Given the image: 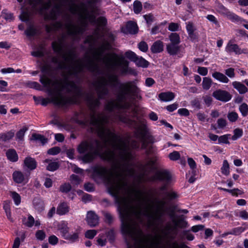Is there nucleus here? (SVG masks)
Wrapping results in <instances>:
<instances>
[{
  "instance_id": "58",
  "label": "nucleus",
  "mask_w": 248,
  "mask_h": 248,
  "mask_svg": "<svg viewBox=\"0 0 248 248\" xmlns=\"http://www.w3.org/2000/svg\"><path fill=\"white\" fill-rule=\"evenodd\" d=\"M61 152V148L59 147L55 146L48 150L47 153L50 155H56Z\"/></svg>"
},
{
  "instance_id": "44",
  "label": "nucleus",
  "mask_w": 248,
  "mask_h": 248,
  "mask_svg": "<svg viewBox=\"0 0 248 248\" xmlns=\"http://www.w3.org/2000/svg\"><path fill=\"white\" fill-rule=\"evenodd\" d=\"M142 9V3L140 1L135 0L133 3V11L136 14H140Z\"/></svg>"
},
{
  "instance_id": "13",
  "label": "nucleus",
  "mask_w": 248,
  "mask_h": 248,
  "mask_svg": "<svg viewBox=\"0 0 248 248\" xmlns=\"http://www.w3.org/2000/svg\"><path fill=\"white\" fill-rule=\"evenodd\" d=\"M125 56L134 62L138 67L146 68L149 65V62L142 57L138 56L135 52L128 50L125 52Z\"/></svg>"
},
{
  "instance_id": "26",
  "label": "nucleus",
  "mask_w": 248,
  "mask_h": 248,
  "mask_svg": "<svg viewBox=\"0 0 248 248\" xmlns=\"http://www.w3.org/2000/svg\"><path fill=\"white\" fill-rule=\"evenodd\" d=\"M175 97L173 93L170 92H163L159 94V99L163 102H168L172 100Z\"/></svg>"
},
{
  "instance_id": "30",
  "label": "nucleus",
  "mask_w": 248,
  "mask_h": 248,
  "mask_svg": "<svg viewBox=\"0 0 248 248\" xmlns=\"http://www.w3.org/2000/svg\"><path fill=\"white\" fill-rule=\"evenodd\" d=\"M6 156L8 160L11 162H16L18 160V156L16 151L13 149H10L6 153Z\"/></svg>"
},
{
  "instance_id": "39",
  "label": "nucleus",
  "mask_w": 248,
  "mask_h": 248,
  "mask_svg": "<svg viewBox=\"0 0 248 248\" xmlns=\"http://www.w3.org/2000/svg\"><path fill=\"white\" fill-rule=\"evenodd\" d=\"M24 33L28 37H32L37 33V30L33 26H30L25 31Z\"/></svg>"
},
{
  "instance_id": "45",
  "label": "nucleus",
  "mask_w": 248,
  "mask_h": 248,
  "mask_svg": "<svg viewBox=\"0 0 248 248\" xmlns=\"http://www.w3.org/2000/svg\"><path fill=\"white\" fill-rule=\"evenodd\" d=\"M212 83V80L210 78H203L202 83L203 89L205 90H209L211 86Z\"/></svg>"
},
{
  "instance_id": "15",
  "label": "nucleus",
  "mask_w": 248,
  "mask_h": 248,
  "mask_svg": "<svg viewBox=\"0 0 248 248\" xmlns=\"http://www.w3.org/2000/svg\"><path fill=\"white\" fill-rule=\"evenodd\" d=\"M157 202L159 205L157 206L155 212L153 214H149V216L154 220L162 223L163 222L162 217L164 215L163 207L165 205V202L162 201H158Z\"/></svg>"
},
{
  "instance_id": "42",
  "label": "nucleus",
  "mask_w": 248,
  "mask_h": 248,
  "mask_svg": "<svg viewBox=\"0 0 248 248\" xmlns=\"http://www.w3.org/2000/svg\"><path fill=\"white\" fill-rule=\"evenodd\" d=\"M28 130V128L26 126H24L22 128L20 129L16 134V140L22 141L24 140V137L25 132Z\"/></svg>"
},
{
  "instance_id": "61",
  "label": "nucleus",
  "mask_w": 248,
  "mask_h": 248,
  "mask_svg": "<svg viewBox=\"0 0 248 248\" xmlns=\"http://www.w3.org/2000/svg\"><path fill=\"white\" fill-rule=\"evenodd\" d=\"M243 232L242 227H237L233 228L230 232H228L226 234H233L235 235H239Z\"/></svg>"
},
{
  "instance_id": "17",
  "label": "nucleus",
  "mask_w": 248,
  "mask_h": 248,
  "mask_svg": "<svg viewBox=\"0 0 248 248\" xmlns=\"http://www.w3.org/2000/svg\"><path fill=\"white\" fill-rule=\"evenodd\" d=\"M213 96L217 100L223 102L229 101L232 96L229 93L226 91L218 90L213 92Z\"/></svg>"
},
{
  "instance_id": "63",
  "label": "nucleus",
  "mask_w": 248,
  "mask_h": 248,
  "mask_svg": "<svg viewBox=\"0 0 248 248\" xmlns=\"http://www.w3.org/2000/svg\"><path fill=\"white\" fill-rule=\"evenodd\" d=\"M20 18L21 21L24 22H28L30 20V14L28 12L24 11L20 16Z\"/></svg>"
},
{
  "instance_id": "4",
  "label": "nucleus",
  "mask_w": 248,
  "mask_h": 248,
  "mask_svg": "<svg viewBox=\"0 0 248 248\" xmlns=\"http://www.w3.org/2000/svg\"><path fill=\"white\" fill-rule=\"evenodd\" d=\"M121 231L128 239L125 241L127 248H149L150 241L138 223L127 212L121 213Z\"/></svg>"
},
{
  "instance_id": "5",
  "label": "nucleus",
  "mask_w": 248,
  "mask_h": 248,
  "mask_svg": "<svg viewBox=\"0 0 248 248\" xmlns=\"http://www.w3.org/2000/svg\"><path fill=\"white\" fill-rule=\"evenodd\" d=\"M76 64L68 66V70L66 74H63V80L60 83L62 89H65L68 93H73L76 97L83 96V93L82 87L78 85L76 82L70 80V76H73L77 78H78V75L82 72L85 67L92 72H96L99 71L97 64L92 59L89 58L86 65L83 64L79 60L75 61Z\"/></svg>"
},
{
  "instance_id": "36",
  "label": "nucleus",
  "mask_w": 248,
  "mask_h": 248,
  "mask_svg": "<svg viewBox=\"0 0 248 248\" xmlns=\"http://www.w3.org/2000/svg\"><path fill=\"white\" fill-rule=\"evenodd\" d=\"M118 102H115L114 100H110L107 102L105 106V108L106 110L112 112L115 108H118Z\"/></svg>"
},
{
  "instance_id": "52",
  "label": "nucleus",
  "mask_w": 248,
  "mask_h": 248,
  "mask_svg": "<svg viewBox=\"0 0 248 248\" xmlns=\"http://www.w3.org/2000/svg\"><path fill=\"white\" fill-rule=\"evenodd\" d=\"M72 188L71 186L69 183H65L60 187V190L63 193H68Z\"/></svg>"
},
{
  "instance_id": "32",
  "label": "nucleus",
  "mask_w": 248,
  "mask_h": 248,
  "mask_svg": "<svg viewBox=\"0 0 248 248\" xmlns=\"http://www.w3.org/2000/svg\"><path fill=\"white\" fill-rule=\"evenodd\" d=\"M212 77L217 80L223 83H228L229 78L223 74L219 72H215L212 74Z\"/></svg>"
},
{
  "instance_id": "8",
  "label": "nucleus",
  "mask_w": 248,
  "mask_h": 248,
  "mask_svg": "<svg viewBox=\"0 0 248 248\" xmlns=\"http://www.w3.org/2000/svg\"><path fill=\"white\" fill-rule=\"evenodd\" d=\"M53 0H32L31 4L45 20H56L60 14L61 5L55 4L49 13L47 11L52 6Z\"/></svg>"
},
{
  "instance_id": "9",
  "label": "nucleus",
  "mask_w": 248,
  "mask_h": 248,
  "mask_svg": "<svg viewBox=\"0 0 248 248\" xmlns=\"http://www.w3.org/2000/svg\"><path fill=\"white\" fill-rule=\"evenodd\" d=\"M63 5L68 6L69 11L73 14H77L78 11L84 14V18L88 19L92 23H96V17L97 16L103 15L104 12L101 13L99 9H90L85 2H82L80 3V7L75 3L74 0H62Z\"/></svg>"
},
{
  "instance_id": "46",
  "label": "nucleus",
  "mask_w": 248,
  "mask_h": 248,
  "mask_svg": "<svg viewBox=\"0 0 248 248\" xmlns=\"http://www.w3.org/2000/svg\"><path fill=\"white\" fill-rule=\"evenodd\" d=\"M221 172L225 175H228L230 173L229 164L227 160H224L223 162V165L221 168Z\"/></svg>"
},
{
  "instance_id": "55",
  "label": "nucleus",
  "mask_w": 248,
  "mask_h": 248,
  "mask_svg": "<svg viewBox=\"0 0 248 248\" xmlns=\"http://www.w3.org/2000/svg\"><path fill=\"white\" fill-rule=\"evenodd\" d=\"M97 231L95 230H89L87 231L85 233V236L88 239H93L96 235Z\"/></svg>"
},
{
  "instance_id": "49",
  "label": "nucleus",
  "mask_w": 248,
  "mask_h": 248,
  "mask_svg": "<svg viewBox=\"0 0 248 248\" xmlns=\"http://www.w3.org/2000/svg\"><path fill=\"white\" fill-rule=\"evenodd\" d=\"M243 130L242 129L237 128L234 130L233 135L232 136V140H236L237 139L241 137L243 135Z\"/></svg>"
},
{
  "instance_id": "2",
  "label": "nucleus",
  "mask_w": 248,
  "mask_h": 248,
  "mask_svg": "<svg viewBox=\"0 0 248 248\" xmlns=\"http://www.w3.org/2000/svg\"><path fill=\"white\" fill-rule=\"evenodd\" d=\"M92 176L94 181L100 180L105 183L108 193L115 198L117 203H120L121 194H128L131 196L134 192L135 197L132 198V200L136 202V205L132 207L134 213L138 216L140 215L143 205L145 206L146 211L147 212L151 199L147 197H143L144 193L140 190H131L127 182L122 178V173H117L116 178H114L108 174V170L106 167L95 166L93 169Z\"/></svg>"
},
{
  "instance_id": "1",
  "label": "nucleus",
  "mask_w": 248,
  "mask_h": 248,
  "mask_svg": "<svg viewBox=\"0 0 248 248\" xmlns=\"http://www.w3.org/2000/svg\"><path fill=\"white\" fill-rule=\"evenodd\" d=\"M96 131L103 143L96 139L82 141L77 150L80 154H84L81 157L83 162L91 163L98 156L103 160L112 163L115 169H119L128 175L134 176L135 171L130 167L129 163L132 155L126 143L109 128L103 129L102 135L99 130Z\"/></svg>"
},
{
  "instance_id": "59",
  "label": "nucleus",
  "mask_w": 248,
  "mask_h": 248,
  "mask_svg": "<svg viewBox=\"0 0 248 248\" xmlns=\"http://www.w3.org/2000/svg\"><path fill=\"white\" fill-rule=\"evenodd\" d=\"M169 157L171 160L176 161L180 158V154L178 151H173L169 154Z\"/></svg>"
},
{
  "instance_id": "50",
  "label": "nucleus",
  "mask_w": 248,
  "mask_h": 248,
  "mask_svg": "<svg viewBox=\"0 0 248 248\" xmlns=\"http://www.w3.org/2000/svg\"><path fill=\"white\" fill-rule=\"evenodd\" d=\"M227 118L231 122H235L237 120L238 115L236 112L232 111L228 113Z\"/></svg>"
},
{
  "instance_id": "54",
  "label": "nucleus",
  "mask_w": 248,
  "mask_h": 248,
  "mask_svg": "<svg viewBox=\"0 0 248 248\" xmlns=\"http://www.w3.org/2000/svg\"><path fill=\"white\" fill-rule=\"evenodd\" d=\"M138 48L143 52H146L148 50V46L145 41H141L138 44Z\"/></svg>"
},
{
  "instance_id": "37",
  "label": "nucleus",
  "mask_w": 248,
  "mask_h": 248,
  "mask_svg": "<svg viewBox=\"0 0 248 248\" xmlns=\"http://www.w3.org/2000/svg\"><path fill=\"white\" fill-rule=\"evenodd\" d=\"M218 189L223 190L226 192H227L230 194H231L233 196H238L239 195H242L244 193V192L238 188H234L232 189H229L222 187H218Z\"/></svg>"
},
{
  "instance_id": "57",
  "label": "nucleus",
  "mask_w": 248,
  "mask_h": 248,
  "mask_svg": "<svg viewBox=\"0 0 248 248\" xmlns=\"http://www.w3.org/2000/svg\"><path fill=\"white\" fill-rule=\"evenodd\" d=\"M181 235L182 237H185L189 241H192L194 238L193 234L189 232V230H184L182 232Z\"/></svg>"
},
{
  "instance_id": "22",
  "label": "nucleus",
  "mask_w": 248,
  "mask_h": 248,
  "mask_svg": "<svg viewBox=\"0 0 248 248\" xmlns=\"http://www.w3.org/2000/svg\"><path fill=\"white\" fill-rule=\"evenodd\" d=\"M225 50L228 53L234 52L235 54H241L245 52L243 50L241 49L237 44H232L231 41L228 43Z\"/></svg>"
},
{
  "instance_id": "24",
  "label": "nucleus",
  "mask_w": 248,
  "mask_h": 248,
  "mask_svg": "<svg viewBox=\"0 0 248 248\" xmlns=\"http://www.w3.org/2000/svg\"><path fill=\"white\" fill-rule=\"evenodd\" d=\"M180 50V46L179 45L169 43L166 46V50L170 55H177Z\"/></svg>"
},
{
  "instance_id": "47",
  "label": "nucleus",
  "mask_w": 248,
  "mask_h": 248,
  "mask_svg": "<svg viewBox=\"0 0 248 248\" xmlns=\"http://www.w3.org/2000/svg\"><path fill=\"white\" fill-rule=\"evenodd\" d=\"M107 19L104 16L98 17L96 20L97 25L100 27H104L107 25Z\"/></svg>"
},
{
  "instance_id": "23",
  "label": "nucleus",
  "mask_w": 248,
  "mask_h": 248,
  "mask_svg": "<svg viewBox=\"0 0 248 248\" xmlns=\"http://www.w3.org/2000/svg\"><path fill=\"white\" fill-rule=\"evenodd\" d=\"M151 51L153 53H159L162 52L164 50V44L160 40L155 41L150 48Z\"/></svg>"
},
{
  "instance_id": "35",
  "label": "nucleus",
  "mask_w": 248,
  "mask_h": 248,
  "mask_svg": "<svg viewBox=\"0 0 248 248\" xmlns=\"http://www.w3.org/2000/svg\"><path fill=\"white\" fill-rule=\"evenodd\" d=\"M227 17L232 22H240V23H242L243 22H247L245 19H244L241 18L237 15H236L231 12H230L228 14V15L227 16Z\"/></svg>"
},
{
  "instance_id": "43",
  "label": "nucleus",
  "mask_w": 248,
  "mask_h": 248,
  "mask_svg": "<svg viewBox=\"0 0 248 248\" xmlns=\"http://www.w3.org/2000/svg\"><path fill=\"white\" fill-rule=\"evenodd\" d=\"M23 224L28 227H31L33 226L35 220L33 217L31 215H28V220L26 221V218L24 217L22 220Z\"/></svg>"
},
{
  "instance_id": "27",
  "label": "nucleus",
  "mask_w": 248,
  "mask_h": 248,
  "mask_svg": "<svg viewBox=\"0 0 248 248\" xmlns=\"http://www.w3.org/2000/svg\"><path fill=\"white\" fill-rule=\"evenodd\" d=\"M33 205L38 212H41L44 210L45 204L43 201L39 197H35L33 200Z\"/></svg>"
},
{
  "instance_id": "7",
  "label": "nucleus",
  "mask_w": 248,
  "mask_h": 248,
  "mask_svg": "<svg viewBox=\"0 0 248 248\" xmlns=\"http://www.w3.org/2000/svg\"><path fill=\"white\" fill-rule=\"evenodd\" d=\"M119 89L116 95L118 102V108L124 110L122 114H124L126 112L127 113L131 104L126 101L127 99H141V91L134 81L121 83Z\"/></svg>"
},
{
  "instance_id": "34",
  "label": "nucleus",
  "mask_w": 248,
  "mask_h": 248,
  "mask_svg": "<svg viewBox=\"0 0 248 248\" xmlns=\"http://www.w3.org/2000/svg\"><path fill=\"white\" fill-rule=\"evenodd\" d=\"M15 135L13 130H10L6 133H2L0 134V140L2 141H7L12 139Z\"/></svg>"
},
{
  "instance_id": "18",
  "label": "nucleus",
  "mask_w": 248,
  "mask_h": 248,
  "mask_svg": "<svg viewBox=\"0 0 248 248\" xmlns=\"http://www.w3.org/2000/svg\"><path fill=\"white\" fill-rule=\"evenodd\" d=\"M65 27L67 30L68 33L71 35L82 34L84 31L83 28L75 25L71 23L66 24Z\"/></svg>"
},
{
  "instance_id": "14",
  "label": "nucleus",
  "mask_w": 248,
  "mask_h": 248,
  "mask_svg": "<svg viewBox=\"0 0 248 248\" xmlns=\"http://www.w3.org/2000/svg\"><path fill=\"white\" fill-rule=\"evenodd\" d=\"M151 180H158L163 183L170 184L172 179L170 172L167 170H161L157 171L155 175L151 177Z\"/></svg>"
},
{
  "instance_id": "62",
  "label": "nucleus",
  "mask_w": 248,
  "mask_h": 248,
  "mask_svg": "<svg viewBox=\"0 0 248 248\" xmlns=\"http://www.w3.org/2000/svg\"><path fill=\"white\" fill-rule=\"evenodd\" d=\"M84 189L89 192H92L94 191L95 188L94 185L91 183H85L84 185Z\"/></svg>"
},
{
  "instance_id": "51",
  "label": "nucleus",
  "mask_w": 248,
  "mask_h": 248,
  "mask_svg": "<svg viewBox=\"0 0 248 248\" xmlns=\"http://www.w3.org/2000/svg\"><path fill=\"white\" fill-rule=\"evenodd\" d=\"M103 215L105 217V221L109 225H111L113 222V217L111 214L108 212H104Z\"/></svg>"
},
{
  "instance_id": "38",
  "label": "nucleus",
  "mask_w": 248,
  "mask_h": 248,
  "mask_svg": "<svg viewBox=\"0 0 248 248\" xmlns=\"http://www.w3.org/2000/svg\"><path fill=\"white\" fill-rule=\"evenodd\" d=\"M31 140L41 142L42 145L45 144L47 142V139L43 135L34 133L31 136Z\"/></svg>"
},
{
  "instance_id": "41",
  "label": "nucleus",
  "mask_w": 248,
  "mask_h": 248,
  "mask_svg": "<svg viewBox=\"0 0 248 248\" xmlns=\"http://www.w3.org/2000/svg\"><path fill=\"white\" fill-rule=\"evenodd\" d=\"M59 230L62 236L65 239L67 236L68 235L69 228L67 225L65 223H62L59 226Z\"/></svg>"
},
{
  "instance_id": "29",
  "label": "nucleus",
  "mask_w": 248,
  "mask_h": 248,
  "mask_svg": "<svg viewBox=\"0 0 248 248\" xmlns=\"http://www.w3.org/2000/svg\"><path fill=\"white\" fill-rule=\"evenodd\" d=\"M232 85L240 94H244L248 92V89L246 86L238 81H234L232 83Z\"/></svg>"
},
{
  "instance_id": "48",
  "label": "nucleus",
  "mask_w": 248,
  "mask_h": 248,
  "mask_svg": "<svg viewBox=\"0 0 248 248\" xmlns=\"http://www.w3.org/2000/svg\"><path fill=\"white\" fill-rule=\"evenodd\" d=\"M40 81L45 87L49 86L51 83V80L45 75L40 77Z\"/></svg>"
},
{
  "instance_id": "56",
  "label": "nucleus",
  "mask_w": 248,
  "mask_h": 248,
  "mask_svg": "<svg viewBox=\"0 0 248 248\" xmlns=\"http://www.w3.org/2000/svg\"><path fill=\"white\" fill-rule=\"evenodd\" d=\"M239 110L243 116H246L248 113V105L246 103H243L239 107Z\"/></svg>"
},
{
  "instance_id": "64",
  "label": "nucleus",
  "mask_w": 248,
  "mask_h": 248,
  "mask_svg": "<svg viewBox=\"0 0 248 248\" xmlns=\"http://www.w3.org/2000/svg\"><path fill=\"white\" fill-rule=\"evenodd\" d=\"M186 29L187 33L195 31L196 28L192 22H187L186 23Z\"/></svg>"
},
{
  "instance_id": "11",
  "label": "nucleus",
  "mask_w": 248,
  "mask_h": 248,
  "mask_svg": "<svg viewBox=\"0 0 248 248\" xmlns=\"http://www.w3.org/2000/svg\"><path fill=\"white\" fill-rule=\"evenodd\" d=\"M60 86H61L60 85ZM63 89L61 86V89H59L56 92L54 95L52 96L50 99L43 98L41 101V105L46 106L49 103H53L57 106H65L67 105L74 104L76 103V100L74 97H65L63 96L61 92Z\"/></svg>"
},
{
  "instance_id": "6",
  "label": "nucleus",
  "mask_w": 248,
  "mask_h": 248,
  "mask_svg": "<svg viewBox=\"0 0 248 248\" xmlns=\"http://www.w3.org/2000/svg\"><path fill=\"white\" fill-rule=\"evenodd\" d=\"M131 112L133 113L132 118H136V120L131 119L126 112L124 114H119L118 119L122 123L136 130V137L142 143L141 148L146 149L149 144L155 142V139L149 132L147 121L141 116L137 115V110L136 108H132Z\"/></svg>"
},
{
  "instance_id": "60",
  "label": "nucleus",
  "mask_w": 248,
  "mask_h": 248,
  "mask_svg": "<svg viewBox=\"0 0 248 248\" xmlns=\"http://www.w3.org/2000/svg\"><path fill=\"white\" fill-rule=\"evenodd\" d=\"M35 236L38 240L42 241L46 236V233L43 230H38L35 233Z\"/></svg>"
},
{
  "instance_id": "3",
  "label": "nucleus",
  "mask_w": 248,
  "mask_h": 248,
  "mask_svg": "<svg viewBox=\"0 0 248 248\" xmlns=\"http://www.w3.org/2000/svg\"><path fill=\"white\" fill-rule=\"evenodd\" d=\"M119 82L118 78L115 75H109L108 80L104 76L100 77L94 84L97 98H95L92 94L89 93L86 95L85 100L91 111L90 124L95 127L96 131L99 130L100 134L102 135L103 134V129L108 128L105 125L108 123V117L103 112L96 115V108L101 105L100 100L105 99L109 93V91L107 86L110 85L114 87L115 83Z\"/></svg>"
},
{
  "instance_id": "40",
  "label": "nucleus",
  "mask_w": 248,
  "mask_h": 248,
  "mask_svg": "<svg viewBox=\"0 0 248 248\" xmlns=\"http://www.w3.org/2000/svg\"><path fill=\"white\" fill-rule=\"evenodd\" d=\"M169 39L171 44L179 45L181 42L179 35L176 32L171 33L169 35Z\"/></svg>"
},
{
  "instance_id": "19",
  "label": "nucleus",
  "mask_w": 248,
  "mask_h": 248,
  "mask_svg": "<svg viewBox=\"0 0 248 248\" xmlns=\"http://www.w3.org/2000/svg\"><path fill=\"white\" fill-rule=\"evenodd\" d=\"M12 176L14 181L17 184L26 183L29 180V176L27 175H24L20 171H15Z\"/></svg>"
},
{
  "instance_id": "20",
  "label": "nucleus",
  "mask_w": 248,
  "mask_h": 248,
  "mask_svg": "<svg viewBox=\"0 0 248 248\" xmlns=\"http://www.w3.org/2000/svg\"><path fill=\"white\" fill-rule=\"evenodd\" d=\"M86 221L90 226L93 227L98 225L99 217L94 212L92 211H89L87 214Z\"/></svg>"
},
{
  "instance_id": "28",
  "label": "nucleus",
  "mask_w": 248,
  "mask_h": 248,
  "mask_svg": "<svg viewBox=\"0 0 248 248\" xmlns=\"http://www.w3.org/2000/svg\"><path fill=\"white\" fill-rule=\"evenodd\" d=\"M69 207L67 205V203L63 202L58 205L57 208L56 213L57 214L62 216L67 214L69 212Z\"/></svg>"
},
{
  "instance_id": "25",
  "label": "nucleus",
  "mask_w": 248,
  "mask_h": 248,
  "mask_svg": "<svg viewBox=\"0 0 248 248\" xmlns=\"http://www.w3.org/2000/svg\"><path fill=\"white\" fill-rule=\"evenodd\" d=\"M172 222L175 225L174 229H175L177 227L181 228H185L187 226V222L185 220L184 215L180 216L177 220H176V218H173V219H172Z\"/></svg>"
},
{
  "instance_id": "12",
  "label": "nucleus",
  "mask_w": 248,
  "mask_h": 248,
  "mask_svg": "<svg viewBox=\"0 0 248 248\" xmlns=\"http://www.w3.org/2000/svg\"><path fill=\"white\" fill-rule=\"evenodd\" d=\"M64 37L59 38L57 41H53L51 44L52 48L53 51L57 53L62 55V58L66 62H72L76 58V55L74 51L69 50L67 55L63 53Z\"/></svg>"
},
{
  "instance_id": "33",
  "label": "nucleus",
  "mask_w": 248,
  "mask_h": 248,
  "mask_svg": "<svg viewBox=\"0 0 248 248\" xmlns=\"http://www.w3.org/2000/svg\"><path fill=\"white\" fill-rule=\"evenodd\" d=\"M81 228L79 227L76 230V232L73 234H68L65 239L69 240L71 242H75L78 241L79 234L81 232Z\"/></svg>"
},
{
  "instance_id": "31",
  "label": "nucleus",
  "mask_w": 248,
  "mask_h": 248,
  "mask_svg": "<svg viewBox=\"0 0 248 248\" xmlns=\"http://www.w3.org/2000/svg\"><path fill=\"white\" fill-rule=\"evenodd\" d=\"M44 162L48 164L46 167V170L50 171H54L57 170L60 167L58 162H53L51 160L49 159H46Z\"/></svg>"
},
{
  "instance_id": "53",
  "label": "nucleus",
  "mask_w": 248,
  "mask_h": 248,
  "mask_svg": "<svg viewBox=\"0 0 248 248\" xmlns=\"http://www.w3.org/2000/svg\"><path fill=\"white\" fill-rule=\"evenodd\" d=\"M11 195L15 204L16 205H19L21 202L20 196L15 191L12 192L11 193Z\"/></svg>"
},
{
  "instance_id": "10",
  "label": "nucleus",
  "mask_w": 248,
  "mask_h": 248,
  "mask_svg": "<svg viewBox=\"0 0 248 248\" xmlns=\"http://www.w3.org/2000/svg\"><path fill=\"white\" fill-rule=\"evenodd\" d=\"M109 57H105L103 59L104 62L111 68L117 66L121 67V73L122 75L128 74L136 75L137 74L135 70L128 67L129 62L124 60L123 56H119L115 53H108Z\"/></svg>"
},
{
  "instance_id": "21",
  "label": "nucleus",
  "mask_w": 248,
  "mask_h": 248,
  "mask_svg": "<svg viewBox=\"0 0 248 248\" xmlns=\"http://www.w3.org/2000/svg\"><path fill=\"white\" fill-rule=\"evenodd\" d=\"M37 166V163L34 158L30 156L26 157L23 163V168H26L30 171L35 170Z\"/></svg>"
},
{
  "instance_id": "16",
  "label": "nucleus",
  "mask_w": 248,
  "mask_h": 248,
  "mask_svg": "<svg viewBox=\"0 0 248 248\" xmlns=\"http://www.w3.org/2000/svg\"><path fill=\"white\" fill-rule=\"evenodd\" d=\"M121 30L124 34H136L138 32L139 28L135 22L130 20L126 22L125 26L121 27Z\"/></svg>"
}]
</instances>
